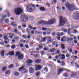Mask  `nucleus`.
<instances>
[{
	"instance_id": "obj_33",
	"label": "nucleus",
	"mask_w": 79,
	"mask_h": 79,
	"mask_svg": "<svg viewBox=\"0 0 79 79\" xmlns=\"http://www.w3.org/2000/svg\"><path fill=\"white\" fill-rule=\"evenodd\" d=\"M68 75L69 74L68 73H65L63 74V76H64V77H67Z\"/></svg>"
},
{
	"instance_id": "obj_40",
	"label": "nucleus",
	"mask_w": 79,
	"mask_h": 79,
	"mask_svg": "<svg viewBox=\"0 0 79 79\" xmlns=\"http://www.w3.org/2000/svg\"><path fill=\"white\" fill-rule=\"evenodd\" d=\"M52 45H56V44H57V42H56L54 41L52 43Z\"/></svg>"
},
{
	"instance_id": "obj_61",
	"label": "nucleus",
	"mask_w": 79,
	"mask_h": 79,
	"mask_svg": "<svg viewBox=\"0 0 79 79\" xmlns=\"http://www.w3.org/2000/svg\"><path fill=\"white\" fill-rule=\"evenodd\" d=\"M73 40V38H69V40L70 41H72V40Z\"/></svg>"
},
{
	"instance_id": "obj_8",
	"label": "nucleus",
	"mask_w": 79,
	"mask_h": 79,
	"mask_svg": "<svg viewBox=\"0 0 79 79\" xmlns=\"http://www.w3.org/2000/svg\"><path fill=\"white\" fill-rule=\"evenodd\" d=\"M17 58L18 60H23V59L24 58V55L23 54H20L18 56Z\"/></svg>"
},
{
	"instance_id": "obj_38",
	"label": "nucleus",
	"mask_w": 79,
	"mask_h": 79,
	"mask_svg": "<svg viewBox=\"0 0 79 79\" xmlns=\"http://www.w3.org/2000/svg\"><path fill=\"white\" fill-rule=\"evenodd\" d=\"M48 39L49 40V41L50 42H52V38L50 37H48Z\"/></svg>"
},
{
	"instance_id": "obj_58",
	"label": "nucleus",
	"mask_w": 79,
	"mask_h": 79,
	"mask_svg": "<svg viewBox=\"0 0 79 79\" xmlns=\"http://www.w3.org/2000/svg\"><path fill=\"white\" fill-rule=\"evenodd\" d=\"M44 54V51H41V55H43Z\"/></svg>"
},
{
	"instance_id": "obj_60",
	"label": "nucleus",
	"mask_w": 79,
	"mask_h": 79,
	"mask_svg": "<svg viewBox=\"0 0 79 79\" xmlns=\"http://www.w3.org/2000/svg\"><path fill=\"white\" fill-rule=\"evenodd\" d=\"M29 27H30V29H32L33 28V27H32V26H31V25L29 26Z\"/></svg>"
},
{
	"instance_id": "obj_55",
	"label": "nucleus",
	"mask_w": 79,
	"mask_h": 79,
	"mask_svg": "<svg viewBox=\"0 0 79 79\" xmlns=\"http://www.w3.org/2000/svg\"><path fill=\"white\" fill-rule=\"evenodd\" d=\"M22 37H23L24 39H26L27 38V36L24 35H23L22 36Z\"/></svg>"
},
{
	"instance_id": "obj_54",
	"label": "nucleus",
	"mask_w": 79,
	"mask_h": 79,
	"mask_svg": "<svg viewBox=\"0 0 79 79\" xmlns=\"http://www.w3.org/2000/svg\"><path fill=\"white\" fill-rule=\"evenodd\" d=\"M64 71H66L67 72H69V71H70V70H68L66 69H64Z\"/></svg>"
},
{
	"instance_id": "obj_41",
	"label": "nucleus",
	"mask_w": 79,
	"mask_h": 79,
	"mask_svg": "<svg viewBox=\"0 0 79 79\" xmlns=\"http://www.w3.org/2000/svg\"><path fill=\"white\" fill-rule=\"evenodd\" d=\"M75 75H76V72L73 73L71 75V76L72 77H73V76H75Z\"/></svg>"
},
{
	"instance_id": "obj_19",
	"label": "nucleus",
	"mask_w": 79,
	"mask_h": 79,
	"mask_svg": "<svg viewBox=\"0 0 79 79\" xmlns=\"http://www.w3.org/2000/svg\"><path fill=\"white\" fill-rule=\"evenodd\" d=\"M60 45L61 47V48L63 50H64L65 49V46H64V44H61Z\"/></svg>"
},
{
	"instance_id": "obj_12",
	"label": "nucleus",
	"mask_w": 79,
	"mask_h": 79,
	"mask_svg": "<svg viewBox=\"0 0 79 79\" xmlns=\"http://www.w3.org/2000/svg\"><path fill=\"white\" fill-rule=\"evenodd\" d=\"M35 63H36L37 64H39V63H40V62H41V59H37L35 61Z\"/></svg>"
},
{
	"instance_id": "obj_22",
	"label": "nucleus",
	"mask_w": 79,
	"mask_h": 79,
	"mask_svg": "<svg viewBox=\"0 0 79 79\" xmlns=\"http://www.w3.org/2000/svg\"><path fill=\"white\" fill-rule=\"evenodd\" d=\"M7 69V67L6 66H4L2 67V71H5Z\"/></svg>"
},
{
	"instance_id": "obj_25",
	"label": "nucleus",
	"mask_w": 79,
	"mask_h": 79,
	"mask_svg": "<svg viewBox=\"0 0 79 79\" xmlns=\"http://www.w3.org/2000/svg\"><path fill=\"white\" fill-rule=\"evenodd\" d=\"M20 55H21V53L19 52H18L16 53L15 56L16 57Z\"/></svg>"
},
{
	"instance_id": "obj_15",
	"label": "nucleus",
	"mask_w": 79,
	"mask_h": 79,
	"mask_svg": "<svg viewBox=\"0 0 79 79\" xmlns=\"http://www.w3.org/2000/svg\"><path fill=\"white\" fill-rule=\"evenodd\" d=\"M25 67V66H22L20 67L19 69L18 70L20 72H22L23 71V70L24 68Z\"/></svg>"
},
{
	"instance_id": "obj_23",
	"label": "nucleus",
	"mask_w": 79,
	"mask_h": 79,
	"mask_svg": "<svg viewBox=\"0 0 79 79\" xmlns=\"http://www.w3.org/2000/svg\"><path fill=\"white\" fill-rule=\"evenodd\" d=\"M14 64H11L9 66L8 68L9 69H11V68H13V67H14Z\"/></svg>"
},
{
	"instance_id": "obj_63",
	"label": "nucleus",
	"mask_w": 79,
	"mask_h": 79,
	"mask_svg": "<svg viewBox=\"0 0 79 79\" xmlns=\"http://www.w3.org/2000/svg\"><path fill=\"white\" fill-rule=\"evenodd\" d=\"M31 38V35H29L27 36V39H30Z\"/></svg>"
},
{
	"instance_id": "obj_51",
	"label": "nucleus",
	"mask_w": 79,
	"mask_h": 79,
	"mask_svg": "<svg viewBox=\"0 0 79 79\" xmlns=\"http://www.w3.org/2000/svg\"><path fill=\"white\" fill-rule=\"evenodd\" d=\"M15 40H19V37H18V36H16L15 37Z\"/></svg>"
},
{
	"instance_id": "obj_42",
	"label": "nucleus",
	"mask_w": 79,
	"mask_h": 79,
	"mask_svg": "<svg viewBox=\"0 0 79 79\" xmlns=\"http://www.w3.org/2000/svg\"><path fill=\"white\" fill-rule=\"evenodd\" d=\"M45 40H46V37H44L42 40V42H45V41H46Z\"/></svg>"
},
{
	"instance_id": "obj_48",
	"label": "nucleus",
	"mask_w": 79,
	"mask_h": 79,
	"mask_svg": "<svg viewBox=\"0 0 79 79\" xmlns=\"http://www.w3.org/2000/svg\"><path fill=\"white\" fill-rule=\"evenodd\" d=\"M32 6H33V8H32V10H35V8H36L35 7V6H34V5H32Z\"/></svg>"
},
{
	"instance_id": "obj_9",
	"label": "nucleus",
	"mask_w": 79,
	"mask_h": 79,
	"mask_svg": "<svg viewBox=\"0 0 79 79\" xmlns=\"http://www.w3.org/2000/svg\"><path fill=\"white\" fill-rule=\"evenodd\" d=\"M79 14L78 13H76L75 15L73 16V18L78 20L79 19Z\"/></svg>"
},
{
	"instance_id": "obj_36",
	"label": "nucleus",
	"mask_w": 79,
	"mask_h": 79,
	"mask_svg": "<svg viewBox=\"0 0 79 79\" xmlns=\"http://www.w3.org/2000/svg\"><path fill=\"white\" fill-rule=\"evenodd\" d=\"M6 15H5L4 16H2V18H3V19H2L1 20V22H2V21H3V19H5V18H6Z\"/></svg>"
},
{
	"instance_id": "obj_29",
	"label": "nucleus",
	"mask_w": 79,
	"mask_h": 79,
	"mask_svg": "<svg viewBox=\"0 0 79 79\" xmlns=\"http://www.w3.org/2000/svg\"><path fill=\"white\" fill-rule=\"evenodd\" d=\"M66 56L67 58H68L71 56V54L69 53H67L66 54Z\"/></svg>"
},
{
	"instance_id": "obj_53",
	"label": "nucleus",
	"mask_w": 79,
	"mask_h": 79,
	"mask_svg": "<svg viewBox=\"0 0 79 79\" xmlns=\"http://www.w3.org/2000/svg\"><path fill=\"white\" fill-rule=\"evenodd\" d=\"M42 29L43 31H47V28H46L42 27Z\"/></svg>"
},
{
	"instance_id": "obj_18",
	"label": "nucleus",
	"mask_w": 79,
	"mask_h": 79,
	"mask_svg": "<svg viewBox=\"0 0 79 79\" xmlns=\"http://www.w3.org/2000/svg\"><path fill=\"white\" fill-rule=\"evenodd\" d=\"M22 73H27V70L26 68H24L23 69V70L22 72Z\"/></svg>"
},
{
	"instance_id": "obj_14",
	"label": "nucleus",
	"mask_w": 79,
	"mask_h": 79,
	"mask_svg": "<svg viewBox=\"0 0 79 79\" xmlns=\"http://www.w3.org/2000/svg\"><path fill=\"white\" fill-rule=\"evenodd\" d=\"M57 62L58 63H62V64H61V65L64 66V60L60 61L59 60H57Z\"/></svg>"
},
{
	"instance_id": "obj_59",
	"label": "nucleus",
	"mask_w": 79,
	"mask_h": 79,
	"mask_svg": "<svg viewBox=\"0 0 79 79\" xmlns=\"http://www.w3.org/2000/svg\"><path fill=\"white\" fill-rule=\"evenodd\" d=\"M57 35L58 36H59V37H60V35H61L58 32H57Z\"/></svg>"
},
{
	"instance_id": "obj_7",
	"label": "nucleus",
	"mask_w": 79,
	"mask_h": 79,
	"mask_svg": "<svg viewBox=\"0 0 79 79\" xmlns=\"http://www.w3.org/2000/svg\"><path fill=\"white\" fill-rule=\"evenodd\" d=\"M42 69V66L40 65H36L35 68L36 71H39Z\"/></svg>"
},
{
	"instance_id": "obj_10",
	"label": "nucleus",
	"mask_w": 79,
	"mask_h": 79,
	"mask_svg": "<svg viewBox=\"0 0 79 79\" xmlns=\"http://www.w3.org/2000/svg\"><path fill=\"white\" fill-rule=\"evenodd\" d=\"M63 71V69H59L57 70L58 75L60 74Z\"/></svg>"
},
{
	"instance_id": "obj_37",
	"label": "nucleus",
	"mask_w": 79,
	"mask_h": 79,
	"mask_svg": "<svg viewBox=\"0 0 79 79\" xmlns=\"http://www.w3.org/2000/svg\"><path fill=\"white\" fill-rule=\"evenodd\" d=\"M51 52H54L55 51V48H53L50 50Z\"/></svg>"
},
{
	"instance_id": "obj_35",
	"label": "nucleus",
	"mask_w": 79,
	"mask_h": 79,
	"mask_svg": "<svg viewBox=\"0 0 79 79\" xmlns=\"http://www.w3.org/2000/svg\"><path fill=\"white\" fill-rule=\"evenodd\" d=\"M16 34H18L20 36L21 35V33L20 31H18L17 32H16Z\"/></svg>"
},
{
	"instance_id": "obj_62",
	"label": "nucleus",
	"mask_w": 79,
	"mask_h": 79,
	"mask_svg": "<svg viewBox=\"0 0 79 79\" xmlns=\"http://www.w3.org/2000/svg\"><path fill=\"white\" fill-rule=\"evenodd\" d=\"M25 47L27 48H29V46L28 45H25Z\"/></svg>"
},
{
	"instance_id": "obj_26",
	"label": "nucleus",
	"mask_w": 79,
	"mask_h": 79,
	"mask_svg": "<svg viewBox=\"0 0 79 79\" xmlns=\"http://www.w3.org/2000/svg\"><path fill=\"white\" fill-rule=\"evenodd\" d=\"M40 10L41 11H45V8L44 7H41L40 8Z\"/></svg>"
},
{
	"instance_id": "obj_24",
	"label": "nucleus",
	"mask_w": 79,
	"mask_h": 79,
	"mask_svg": "<svg viewBox=\"0 0 79 79\" xmlns=\"http://www.w3.org/2000/svg\"><path fill=\"white\" fill-rule=\"evenodd\" d=\"M10 70H7L5 72L6 74H10Z\"/></svg>"
},
{
	"instance_id": "obj_4",
	"label": "nucleus",
	"mask_w": 79,
	"mask_h": 79,
	"mask_svg": "<svg viewBox=\"0 0 79 79\" xmlns=\"http://www.w3.org/2000/svg\"><path fill=\"white\" fill-rule=\"evenodd\" d=\"M65 5L66 7L68 8L69 11H73V9H74V7L71 4H69L68 2H67L65 3Z\"/></svg>"
},
{
	"instance_id": "obj_43",
	"label": "nucleus",
	"mask_w": 79,
	"mask_h": 79,
	"mask_svg": "<svg viewBox=\"0 0 79 79\" xmlns=\"http://www.w3.org/2000/svg\"><path fill=\"white\" fill-rule=\"evenodd\" d=\"M39 75H40V72L38 71L35 74V75L37 76H39Z\"/></svg>"
},
{
	"instance_id": "obj_27",
	"label": "nucleus",
	"mask_w": 79,
	"mask_h": 79,
	"mask_svg": "<svg viewBox=\"0 0 79 79\" xmlns=\"http://www.w3.org/2000/svg\"><path fill=\"white\" fill-rule=\"evenodd\" d=\"M61 56L62 57L61 60H64L65 59V55L64 54L61 55Z\"/></svg>"
},
{
	"instance_id": "obj_3",
	"label": "nucleus",
	"mask_w": 79,
	"mask_h": 79,
	"mask_svg": "<svg viewBox=\"0 0 79 79\" xmlns=\"http://www.w3.org/2000/svg\"><path fill=\"white\" fill-rule=\"evenodd\" d=\"M20 20L22 22H27L28 20V16L25 15H22L20 16Z\"/></svg>"
},
{
	"instance_id": "obj_11",
	"label": "nucleus",
	"mask_w": 79,
	"mask_h": 79,
	"mask_svg": "<svg viewBox=\"0 0 79 79\" xmlns=\"http://www.w3.org/2000/svg\"><path fill=\"white\" fill-rule=\"evenodd\" d=\"M29 71L31 73H33L34 72V68L30 67L29 68Z\"/></svg>"
},
{
	"instance_id": "obj_45",
	"label": "nucleus",
	"mask_w": 79,
	"mask_h": 79,
	"mask_svg": "<svg viewBox=\"0 0 79 79\" xmlns=\"http://www.w3.org/2000/svg\"><path fill=\"white\" fill-rule=\"evenodd\" d=\"M5 22L6 23H8L9 21L8 20V19H6L5 20Z\"/></svg>"
},
{
	"instance_id": "obj_30",
	"label": "nucleus",
	"mask_w": 79,
	"mask_h": 79,
	"mask_svg": "<svg viewBox=\"0 0 79 79\" xmlns=\"http://www.w3.org/2000/svg\"><path fill=\"white\" fill-rule=\"evenodd\" d=\"M67 50L68 51H69V53H71L72 52H73V49H72V48H68Z\"/></svg>"
},
{
	"instance_id": "obj_32",
	"label": "nucleus",
	"mask_w": 79,
	"mask_h": 79,
	"mask_svg": "<svg viewBox=\"0 0 79 79\" xmlns=\"http://www.w3.org/2000/svg\"><path fill=\"white\" fill-rule=\"evenodd\" d=\"M68 52L67 50L66 51H65L64 50H62V53H63V54H66V53H67Z\"/></svg>"
},
{
	"instance_id": "obj_17",
	"label": "nucleus",
	"mask_w": 79,
	"mask_h": 79,
	"mask_svg": "<svg viewBox=\"0 0 79 79\" xmlns=\"http://www.w3.org/2000/svg\"><path fill=\"white\" fill-rule=\"evenodd\" d=\"M33 61L31 59H28L27 60V64H30L33 63Z\"/></svg>"
},
{
	"instance_id": "obj_20",
	"label": "nucleus",
	"mask_w": 79,
	"mask_h": 79,
	"mask_svg": "<svg viewBox=\"0 0 79 79\" xmlns=\"http://www.w3.org/2000/svg\"><path fill=\"white\" fill-rule=\"evenodd\" d=\"M1 55L2 56H5V51L2 50L1 52Z\"/></svg>"
},
{
	"instance_id": "obj_46",
	"label": "nucleus",
	"mask_w": 79,
	"mask_h": 79,
	"mask_svg": "<svg viewBox=\"0 0 79 79\" xmlns=\"http://www.w3.org/2000/svg\"><path fill=\"white\" fill-rule=\"evenodd\" d=\"M12 33H10L9 35V37L10 38H13V36H12Z\"/></svg>"
},
{
	"instance_id": "obj_31",
	"label": "nucleus",
	"mask_w": 79,
	"mask_h": 79,
	"mask_svg": "<svg viewBox=\"0 0 79 79\" xmlns=\"http://www.w3.org/2000/svg\"><path fill=\"white\" fill-rule=\"evenodd\" d=\"M19 74L18 72H15L14 73L15 76H19Z\"/></svg>"
},
{
	"instance_id": "obj_47",
	"label": "nucleus",
	"mask_w": 79,
	"mask_h": 79,
	"mask_svg": "<svg viewBox=\"0 0 79 79\" xmlns=\"http://www.w3.org/2000/svg\"><path fill=\"white\" fill-rule=\"evenodd\" d=\"M60 55H61V54H59V56H55V58H56V59H58V58L59 57H60Z\"/></svg>"
},
{
	"instance_id": "obj_50",
	"label": "nucleus",
	"mask_w": 79,
	"mask_h": 79,
	"mask_svg": "<svg viewBox=\"0 0 79 79\" xmlns=\"http://www.w3.org/2000/svg\"><path fill=\"white\" fill-rule=\"evenodd\" d=\"M4 39H5V40H8V38H7V37H6V36H5L4 37Z\"/></svg>"
},
{
	"instance_id": "obj_34",
	"label": "nucleus",
	"mask_w": 79,
	"mask_h": 79,
	"mask_svg": "<svg viewBox=\"0 0 79 79\" xmlns=\"http://www.w3.org/2000/svg\"><path fill=\"white\" fill-rule=\"evenodd\" d=\"M15 48L16 46H15V45L14 44L12 45L11 46V48L12 49H15Z\"/></svg>"
},
{
	"instance_id": "obj_13",
	"label": "nucleus",
	"mask_w": 79,
	"mask_h": 79,
	"mask_svg": "<svg viewBox=\"0 0 79 79\" xmlns=\"http://www.w3.org/2000/svg\"><path fill=\"white\" fill-rule=\"evenodd\" d=\"M8 54L10 56H13L15 54V52L13 51L9 52Z\"/></svg>"
},
{
	"instance_id": "obj_16",
	"label": "nucleus",
	"mask_w": 79,
	"mask_h": 79,
	"mask_svg": "<svg viewBox=\"0 0 79 79\" xmlns=\"http://www.w3.org/2000/svg\"><path fill=\"white\" fill-rule=\"evenodd\" d=\"M11 25L14 27H17V24H15V22H13L11 23Z\"/></svg>"
},
{
	"instance_id": "obj_21",
	"label": "nucleus",
	"mask_w": 79,
	"mask_h": 79,
	"mask_svg": "<svg viewBox=\"0 0 79 79\" xmlns=\"http://www.w3.org/2000/svg\"><path fill=\"white\" fill-rule=\"evenodd\" d=\"M64 40H66V37L64 36L62 37L60 39V40L61 42H64Z\"/></svg>"
},
{
	"instance_id": "obj_28",
	"label": "nucleus",
	"mask_w": 79,
	"mask_h": 79,
	"mask_svg": "<svg viewBox=\"0 0 79 79\" xmlns=\"http://www.w3.org/2000/svg\"><path fill=\"white\" fill-rule=\"evenodd\" d=\"M31 30L30 29L27 28L26 30L28 34H30L31 32Z\"/></svg>"
},
{
	"instance_id": "obj_44",
	"label": "nucleus",
	"mask_w": 79,
	"mask_h": 79,
	"mask_svg": "<svg viewBox=\"0 0 79 79\" xmlns=\"http://www.w3.org/2000/svg\"><path fill=\"white\" fill-rule=\"evenodd\" d=\"M33 57L37 58L38 57V54H35L33 55Z\"/></svg>"
},
{
	"instance_id": "obj_49",
	"label": "nucleus",
	"mask_w": 79,
	"mask_h": 79,
	"mask_svg": "<svg viewBox=\"0 0 79 79\" xmlns=\"http://www.w3.org/2000/svg\"><path fill=\"white\" fill-rule=\"evenodd\" d=\"M46 4V5H47V6L48 7H49V6H50V4H49V3L48 2H47Z\"/></svg>"
},
{
	"instance_id": "obj_52",
	"label": "nucleus",
	"mask_w": 79,
	"mask_h": 79,
	"mask_svg": "<svg viewBox=\"0 0 79 79\" xmlns=\"http://www.w3.org/2000/svg\"><path fill=\"white\" fill-rule=\"evenodd\" d=\"M43 34L44 35H47V32L46 31H44L43 32Z\"/></svg>"
},
{
	"instance_id": "obj_1",
	"label": "nucleus",
	"mask_w": 79,
	"mask_h": 79,
	"mask_svg": "<svg viewBox=\"0 0 79 79\" xmlns=\"http://www.w3.org/2000/svg\"><path fill=\"white\" fill-rule=\"evenodd\" d=\"M55 23V19H54L49 20L48 21L45 22L44 21H41L40 22V24H43L45 25H50L51 24H53Z\"/></svg>"
},
{
	"instance_id": "obj_64",
	"label": "nucleus",
	"mask_w": 79,
	"mask_h": 79,
	"mask_svg": "<svg viewBox=\"0 0 79 79\" xmlns=\"http://www.w3.org/2000/svg\"><path fill=\"white\" fill-rule=\"evenodd\" d=\"M56 8L57 9V10H60V7H59V6H57Z\"/></svg>"
},
{
	"instance_id": "obj_2",
	"label": "nucleus",
	"mask_w": 79,
	"mask_h": 79,
	"mask_svg": "<svg viewBox=\"0 0 79 79\" xmlns=\"http://www.w3.org/2000/svg\"><path fill=\"white\" fill-rule=\"evenodd\" d=\"M59 25L60 26H63L64 25V23L67 21V19L62 18L61 16H59Z\"/></svg>"
},
{
	"instance_id": "obj_56",
	"label": "nucleus",
	"mask_w": 79,
	"mask_h": 79,
	"mask_svg": "<svg viewBox=\"0 0 79 79\" xmlns=\"http://www.w3.org/2000/svg\"><path fill=\"white\" fill-rule=\"evenodd\" d=\"M70 31H71V29H70V28H68V31H67L68 33H69V32H70Z\"/></svg>"
},
{
	"instance_id": "obj_39",
	"label": "nucleus",
	"mask_w": 79,
	"mask_h": 79,
	"mask_svg": "<svg viewBox=\"0 0 79 79\" xmlns=\"http://www.w3.org/2000/svg\"><path fill=\"white\" fill-rule=\"evenodd\" d=\"M44 69L46 72H48V69H47V67H44Z\"/></svg>"
},
{
	"instance_id": "obj_6",
	"label": "nucleus",
	"mask_w": 79,
	"mask_h": 79,
	"mask_svg": "<svg viewBox=\"0 0 79 79\" xmlns=\"http://www.w3.org/2000/svg\"><path fill=\"white\" fill-rule=\"evenodd\" d=\"M26 10L29 13L32 12L34 11V10H32V8L31 7L30 5H28L26 6Z\"/></svg>"
},
{
	"instance_id": "obj_5",
	"label": "nucleus",
	"mask_w": 79,
	"mask_h": 79,
	"mask_svg": "<svg viewBox=\"0 0 79 79\" xmlns=\"http://www.w3.org/2000/svg\"><path fill=\"white\" fill-rule=\"evenodd\" d=\"M14 11L17 15L19 16L23 12V10L20 8H18L16 9H15L14 10Z\"/></svg>"
},
{
	"instance_id": "obj_57",
	"label": "nucleus",
	"mask_w": 79,
	"mask_h": 79,
	"mask_svg": "<svg viewBox=\"0 0 79 79\" xmlns=\"http://www.w3.org/2000/svg\"><path fill=\"white\" fill-rule=\"evenodd\" d=\"M7 17H10V14L9 12H7Z\"/></svg>"
}]
</instances>
